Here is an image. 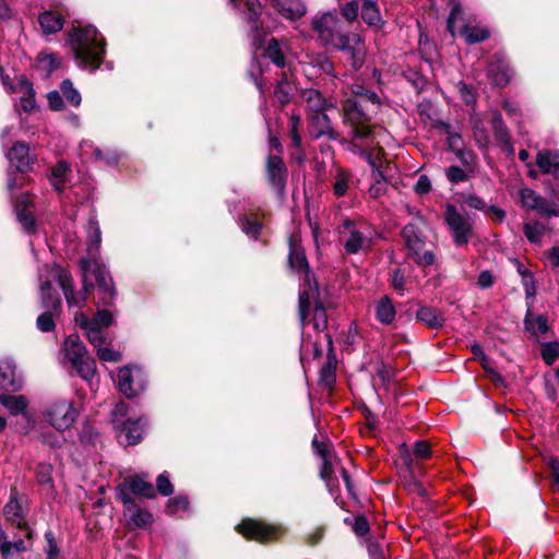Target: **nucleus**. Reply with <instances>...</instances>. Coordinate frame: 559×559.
Wrapping results in <instances>:
<instances>
[{"label": "nucleus", "instance_id": "c9c22d12", "mask_svg": "<svg viewBox=\"0 0 559 559\" xmlns=\"http://www.w3.org/2000/svg\"><path fill=\"white\" fill-rule=\"evenodd\" d=\"M130 490L138 496L145 498L155 497V490L151 483L144 479V477L135 475L129 480Z\"/></svg>", "mask_w": 559, "mask_h": 559}, {"label": "nucleus", "instance_id": "ddd939ff", "mask_svg": "<svg viewBox=\"0 0 559 559\" xmlns=\"http://www.w3.org/2000/svg\"><path fill=\"white\" fill-rule=\"evenodd\" d=\"M117 383L122 394L133 397L145 389L146 379L139 367L124 366L118 371Z\"/></svg>", "mask_w": 559, "mask_h": 559}, {"label": "nucleus", "instance_id": "423d86ee", "mask_svg": "<svg viewBox=\"0 0 559 559\" xmlns=\"http://www.w3.org/2000/svg\"><path fill=\"white\" fill-rule=\"evenodd\" d=\"M424 224V218L417 216L403 228L402 235L405 241L407 257L413 259L419 266H429L435 263L436 257L431 250L426 249V241L421 229Z\"/></svg>", "mask_w": 559, "mask_h": 559}, {"label": "nucleus", "instance_id": "dca6fc26", "mask_svg": "<svg viewBox=\"0 0 559 559\" xmlns=\"http://www.w3.org/2000/svg\"><path fill=\"white\" fill-rule=\"evenodd\" d=\"M522 204L530 209L539 211L546 216H558V210L548 204V200L537 194L534 190L525 188L521 191Z\"/></svg>", "mask_w": 559, "mask_h": 559}, {"label": "nucleus", "instance_id": "052dcab7", "mask_svg": "<svg viewBox=\"0 0 559 559\" xmlns=\"http://www.w3.org/2000/svg\"><path fill=\"white\" fill-rule=\"evenodd\" d=\"M241 228L248 236L255 238L259 235L262 225L258 221H252L249 217H243L241 219Z\"/></svg>", "mask_w": 559, "mask_h": 559}, {"label": "nucleus", "instance_id": "864d4df0", "mask_svg": "<svg viewBox=\"0 0 559 559\" xmlns=\"http://www.w3.org/2000/svg\"><path fill=\"white\" fill-rule=\"evenodd\" d=\"M301 124V118L298 114H293L289 118V133L293 145L299 147L301 145V136L299 134V127Z\"/></svg>", "mask_w": 559, "mask_h": 559}, {"label": "nucleus", "instance_id": "393cba45", "mask_svg": "<svg viewBox=\"0 0 559 559\" xmlns=\"http://www.w3.org/2000/svg\"><path fill=\"white\" fill-rule=\"evenodd\" d=\"M0 389L7 391H17L21 389V381L15 377L13 360L5 359L0 362Z\"/></svg>", "mask_w": 559, "mask_h": 559}, {"label": "nucleus", "instance_id": "cd10ccee", "mask_svg": "<svg viewBox=\"0 0 559 559\" xmlns=\"http://www.w3.org/2000/svg\"><path fill=\"white\" fill-rule=\"evenodd\" d=\"M143 426L144 424L142 423V419H127L123 424H120V428L118 429L121 432L120 438L124 436V442L127 445H134L139 443L142 439Z\"/></svg>", "mask_w": 559, "mask_h": 559}, {"label": "nucleus", "instance_id": "b1692460", "mask_svg": "<svg viewBox=\"0 0 559 559\" xmlns=\"http://www.w3.org/2000/svg\"><path fill=\"white\" fill-rule=\"evenodd\" d=\"M31 204V198L28 195H22L15 204L16 217L24 230L28 234L34 233L36 229L35 218L28 205Z\"/></svg>", "mask_w": 559, "mask_h": 559}, {"label": "nucleus", "instance_id": "a18cd8bd", "mask_svg": "<svg viewBox=\"0 0 559 559\" xmlns=\"http://www.w3.org/2000/svg\"><path fill=\"white\" fill-rule=\"evenodd\" d=\"M60 64L59 58L53 53H40L37 58V67L40 71L49 75Z\"/></svg>", "mask_w": 559, "mask_h": 559}, {"label": "nucleus", "instance_id": "20e7f679", "mask_svg": "<svg viewBox=\"0 0 559 559\" xmlns=\"http://www.w3.org/2000/svg\"><path fill=\"white\" fill-rule=\"evenodd\" d=\"M312 28L320 39L337 49H346L349 44H358L360 37L357 34H342L340 31L341 21L335 12H325L312 19Z\"/></svg>", "mask_w": 559, "mask_h": 559}, {"label": "nucleus", "instance_id": "aec40b11", "mask_svg": "<svg viewBox=\"0 0 559 559\" xmlns=\"http://www.w3.org/2000/svg\"><path fill=\"white\" fill-rule=\"evenodd\" d=\"M8 158L21 173L27 171L33 162V158L29 155V148L24 142L14 143L8 153Z\"/></svg>", "mask_w": 559, "mask_h": 559}, {"label": "nucleus", "instance_id": "79ce46f5", "mask_svg": "<svg viewBox=\"0 0 559 559\" xmlns=\"http://www.w3.org/2000/svg\"><path fill=\"white\" fill-rule=\"evenodd\" d=\"M462 35L466 43L476 44L486 40L490 34L486 27L466 25L462 29Z\"/></svg>", "mask_w": 559, "mask_h": 559}, {"label": "nucleus", "instance_id": "a878e982", "mask_svg": "<svg viewBox=\"0 0 559 559\" xmlns=\"http://www.w3.org/2000/svg\"><path fill=\"white\" fill-rule=\"evenodd\" d=\"M272 3L280 14L289 20H297L306 13L300 0H272Z\"/></svg>", "mask_w": 559, "mask_h": 559}, {"label": "nucleus", "instance_id": "6e6552de", "mask_svg": "<svg viewBox=\"0 0 559 559\" xmlns=\"http://www.w3.org/2000/svg\"><path fill=\"white\" fill-rule=\"evenodd\" d=\"M80 267L82 273V281H84L85 270L91 282L93 283V280H95V285L97 286L98 292L103 295V304L106 306L110 305L111 299L116 295V290L112 278L105 265L100 264L96 259H81Z\"/></svg>", "mask_w": 559, "mask_h": 559}, {"label": "nucleus", "instance_id": "e2e57ef3", "mask_svg": "<svg viewBox=\"0 0 559 559\" xmlns=\"http://www.w3.org/2000/svg\"><path fill=\"white\" fill-rule=\"evenodd\" d=\"M12 549H14L16 551H24L26 549V547H25L23 539H17L15 542H7L5 540L4 544H2V547L0 550L2 557L4 559H8L12 552Z\"/></svg>", "mask_w": 559, "mask_h": 559}, {"label": "nucleus", "instance_id": "bf43d9fd", "mask_svg": "<svg viewBox=\"0 0 559 559\" xmlns=\"http://www.w3.org/2000/svg\"><path fill=\"white\" fill-rule=\"evenodd\" d=\"M358 11H359V4H358V1H355V0L346 2L341 8V13H342L343 17L348 22H353L357 19Z\"/></svg>", "mask_w": 559, "mask_h": 559}, {"label": "nucleus", "instance_id": "7c9ffc66", "mask_svg": "<svg viewBox=\"0 0 559 559\" xmlns=\"http://www.w3.org/2000/svg\"><path fill=\"white\" fill-rule=\"evenodd\" d=\"M5 519L20 528L26 527L24 510L15 497H11L3 508Z\"/></svg>", "mask_w": 559, "mask_h": 559}, {"label": "nucleus", "instance_id": "f257e3e1", "mask_svg": "<svg viewBox=\"0 0 559 559\" xmlns=\"http://www.w3.org/2000/svg\"><path fill=\"white\" fill-rule=\"evenodd\" d=\"M367 88L361 85H355L353 93L355 97L347 98L343 103V119L347 128L349 138L348 150L356 155L364 157L374 166L370 150L374 145L373 127L370 123V117L362 108V98Z\"/></svg>", "mask_w": 559, "mask_h": 559}, {"label": "nucleus", "instance_id": "4c0bfd02", "mask_svg": "<svg viewBox=\"0 0 559 559\" xmlns=\"http://www.w3.org/2000/svg\"><path fill=\"white\" fill-rule=\"evenodd\" d=\"M377 319L383 324H390L395 318V309L389 297H382L376 306Z\"/></svg>", "mask_w": 559, "mask_h": 559}, {"label": "nucleus", "instance_id": "c756f323", "mask_svg": "<svg viewBox=\"0 0 559 559\" xmlns=\"http://www.w3.org/2000/svg\"><path fill=\"white\" fill-rule=\"evenodd\" d=\"M312 302L314 304V309H313V326H314L316 330L322 331V330L326 329V326H328V317H326V311H325L323 305L319 300V288L318 287H317V294L314 295V297H312L310 299L309 305L306 307L304 320H302V318H300V321L302 323L306 321L307 316H308V310H309V308H310ZM299 317H301L300 313H299Z\"/></svg>", "mask_w": 559, "mask_h": 559}, {"label": "nucleus", "instance_id": "4d7b16f0", "mask_svg": "<svg viewBox=\"0 0 559 559\" xmlns=\"http://www.w3.org/2000/svg\"><path fill=\"white\" fill-rule=\"evenodd\" d=\"M188 499L186 497H176L174 499L168 500L166 504V512L168 514H175L180 511H186L188 509Z\"/></svg>", "mask_w": 559, "mask_h": 559}, {"label": "nucleus", "instance_id": "f8f14e48", "mask_svg": "<svg viewBox=\"0 0 559 559\" xmlns=\"http://www.w3.org/2000/svg\"><path fill=\"white\" fill-rule=\"evenodd\" d=\"M237 531L245 537L260 543L277 539L284 534V528L280 526L267 525L251 519L243 520L237 526Z\"/></svg>", "mask_w": 559, "mask_h": 559}, {"label": "nucleus", "instance_id": "603ef678", "mask_svg": "<svg viewBox=\"0 0 559 559\" xmlns=\"http://www.w3.org/2000/svg\"><path fill=\"white\" fill-rule=\"evenodd\" d=\"M87 322H94L96 328L105 329L112 324V313L106 309L98 310L93 318H87Z\"/></svg>", "mask_w": 559, "mask_h": 559}, {"label": "nucleus", "instance_id": "1a4fd4ad", "mask_svg": "<svg viewBox=\"0 0 559 559\" xmlns=\"http://www.w3.org/2000/svg\"><path fill=\"white\" fill-rule=\"evenodd\" d=\"M367 228L357 225L350 219H344L338 228L340 240L344 245L345 251L349 254H356L359 251L368 250L371 246V238L366 233Z\"/></svg>", "mask_w": 559, "mask_h": 559}, {"label": "nucleus", "instance_id": "39448f33", "mask_svg": "<svg viewBox=\"0 0 559 559\" xmlns=\"http://www.w3.org/2000/svg\"><path fill=\"white\" fill-rule=\"evenodd\" d=\"M246 8L249 14V21L252 23V44L255 48H262L264 44L265 56L277 67L285 66V56L283 46L285 41H280L276 38L265 39V33L259 27L258 21L261 14V3L259 0H246Z\"/></svg>", "mask_w": 559, "mask_h": 559}, {"label": "nucleus", "instance_id": "f03ea898", "mask_svg": "<svg viewBox=\"0 0 559 559\" xmlns=\"http://www.w3.org/2000/svg\"><path fill=\"white\" fill-rule=\"evenodd\" d=\"M67 41L80 67L99 68L105 55V39L93 25L73 27Z\"/></svg>", "mask_w": 559, "mask_h": 559}, {"label": "nucleus", "instance_id": "6e6d98bb", "mask_svg": "<svg viewBox=\"0 0 559 559\" xmlns=\"http://www.w3.org/2000/svg\"><path fill=\"white\" fill-rule=\"evenodd\" d=\"M52 465L48 463H39L36 466V478L41 485L50 484L52 481Z\"/></svg>", "mask_w": 559, "mask_h": 559}, {"label": "nucleus", "instance_id": "5fc2aeb1", "mask_svg": "<svg viewBox=\"0 0 559 559\" xmlns=\"http://www.w3.org/2000/svg\"><path fill=\"white\" fill-rule=\"evenodd\" d=\"M292 86L285 82L281 81L277 83L274 95L281 105H286L290 100Z\"/></svg>", "mask_w": 559, "mask_h": 559}, {"label": "nucleus", "instance_id": "f704fd0d", "mask_svg": "<svg viewBox=\"0 0 559 559\" xmlns=\"http://www.w3.org/2000/svg\"><path fill=\"white\" fill-rule=\"evenodd\" d=\"M102 242V231L96 221L88 223L87 259H96Z\"/></svg>", "mask_w": 559, "mask_h": 559}, {"label": "nucleus", "instance_id": "a19ab883", "mask_svg": "<svg viewBox=\"0 0 559 559\" xmlns=\"http://www.w3.org/2000/svg\"><path fill=\"white\" fill-rule=\"evenodd\" d=\"M491 124L496 140L501 145H510V134L499 112H495Z\"/></svg>", "mask_w": 559, "mask_h": 559}, {"label": "nucleus", "instance_id": "2f4dec72", "mask_svg": "<svg viewBox=\"0 0 559 559\" xmlns=\"http://www.w3.org/2000/svg\"><path fill=\"white\" fill-rule=\"evenodd\" d=\"M63 349L71 365L88 355L84 344L76 335H70L66 338Z\"/></svg>", "mask_w": 559, "mask_h": 559}, {"label": "nucleus", "instance_id": "774afa93", "mask_svg": "<svg viewBox=\"0 0 559 559\" xmlns=\"http://www.w3.org/2000/svg\"><path fill=\"white\" fill-rule=\"evenodd\" d=\"M97 355L98 357L104 360V361H114V362H117V361H120L121 360V355L119 352H116L111 348H108V347H104V346H100L98 347L97 349Z\"/></svg>", "mask_w": 559, "mask_h": 559}, {"label": "nucleus", "instance_id": "72a5a7b5", "mask_svg": "<svg viewBox=\"0 0 559 559\" xmlns=\"http://www.w3.org/2000/svg\"><path fill=\"white\" fill-rule=\"evenodd\" d=\"M0 403L11 415L24 414L28 405V401L24 395L1 394Z\"/></svg>", "mask_w": 559, "mask_h": 559}, {"label": "nucleus", "instance_id": "3c124183", "mask_svg": "<svg viewBox=\"0 0 559 559\" xmlns=\"http://www.w3.org/2000/svg\"><path fill=\"white\" fill-rule=\"evenodd\" d=\"M23 90H24V96L21 97L20 104L23 110L25 111H32L35 108V94L31 86V84L24 80L22 81Z\"/></svg>", "mask_w": 559, "mask_h": 559}, {"label": "nucleus", "instance_id": "8fccbe9b", "mask_svg": "<svg viewBox=\"0 0 559 559\" xmlns=\"http://www.w3.org/2000/svg\"><path fill=\"white\" fill-rule=\"evenodd\" d=\"M525 326L532 333H545L548 330L547 319L544 316H537L535 318H530L528 316L525 319Z\"/></svg>", "mask_w": 559, "mask_h": 559}, {"label": "nucleus", "instance_id": "5701e85b", "mask_svg": "<svg viewBox=\"0 0 559 559\" xmlns=\"http://www.w3.org/2000/svg\"><path fill=\"white\" fill-rule=\"evenodd\" d=\"M266 171L270 182L282 191L285 186V167L282 158L277 155H270L266 163Z\"/></svg>", "mask_w": 559, "mask_h": 559}, {"label": "nucleus", "instance_id": "69168bd1", "mask_svg": "<svg viewBox=\"0 0 559 559\" xmlns=\"http://www.w3.org/2000/svg\"><path fill=\"white\" fill-rule=\"evenodd\" d=\"M447 133H448V144L450 148L453 151H456V154L460 155L462 158L465 156V152L462 151V138L457 133H451L449 131V127H447Z\"/></svg>", "mask_w": 559, "mask_h": 559}, {"label": "nucleus", "instance_id": "473e14b6", "mask_svg": "<svg viewBox=\"0 0 559 559\" xmlns=\"http://www.w3.org/2000/svg\"><path fill=\"white\" fill-rule=\"evenodd\" d=\"M39 25L45 34H55L63 27V19L61 15L45 11L38 17Z\"/></svg>", "mask_w": 559, "mask_h": 559}, {"label": "nucleus", "instance_id": "7ed1b4c3", "mask_svg": "<svg viewBox=\"0 0 559 559\" xmlns=\"http://www.w3.org/2000/svg\"><path fill=\"white\" fill-rule=\"evenodd\" d=\"M298 235H293L289 238V266L305 274L301 290L299 293V306L301 318H305L306 307L309 305L310 299L317 294V281L309 272L308 261L304 249L300 246Z\"/></svg>", "mask_w": 559, "mask_h": 559}, {"label": "nucleus", "instance_id": "2eb2a0df", "mask_svg": "<svg viewBox=\"0 0 559 559\" xmlns=\"http://www.w3.org/2000/svg\"><path fill=\"white\" fill-rule=\"evenodd\" d=\"M309 134L312 139L326 136L330 140H337L338 134L334 131L329 116L323 112L307 116Z\"/></svg>", "mask_w": 559, "mask_h": 559}, {"label": "nucleus", "instance_id": "0e129e2a", "mask_svg": "<svg viewBox=\"0 0 559 559\" xmlns=\"http://www.w3.org/2000/svg\"><path fill=\"white\" fill-rule=\"evenodd\" d=\"M157 490L163 496H170L174 492L173 484L166 473L160 474L156 480Z\"/></svg>", "mask_w": 559, "mask_h": 559}, {"label": "nucleus", "instance_id": "f3484780", "mask_svg": "<svg viewBox=\"0 0 559 559\" xmlns=\"http://www.w3.org/2000/svg\"><path fill=\"white\" fill-rule=\"evenodd\" d=\"M300 99L306 105L307 116L326 111L332 106L322 93L314 88L301 90Z\"/></svg>", "mask_w": 559, "mask_h": 559}, {"label": "nucleus", "instance_id": "9d476101", "mask_svg": "<svg viewBox=\"0 0 559 559\" xmlns=\"http://www.w3.org/2000/svg\"><path fill=\"white\" fill-rule=\"evenodd\" d=\"M40 298L45 311L38 316L36 326L41 332H50L55 328V316L59 314L61 301L51 290V283L45 281L40 284Z\"/></svg>", "mask_w": 559, "mask_h": 559}, {"label": "nucleus", "instance_id": "4468645a", "mask_svg": "<svg viewBox=\"0 0 559 559\" xmlns=\"http://www.w3.org/2000/svg\"><path fill=\"white\" fill-rule=\"evenodd\" d=\"M444 221L452 233L454 242L457 246L466 245L472 233L469 221L452 204H448L445 207Z\"/></svg>", "mask_w": 559, "mask_h": 559}, {"label": "nucleus", "instance_id": "0eeeda50", "mask_svg": "<svg viewBox=\"0 0 559 559\" xmlns=\"http://www.w3.org/2000/svg\"><path fill=\"white\" fill-rule=\"evenodd\" d=\"M52 277L58 282L62 289L69 307L82 309L86 305L87 296L91 294L95 285L91 282L85 271L84 281H82V289L79 292L74 289L73 278L66 270L59 266L53 267Z\"/></svg>", "mask_w": 559, "mask_h": 559}, {"label": "nucleus", "instance_id": "6ab92c4d", "mask_svg": "<svg viewBox=\"0 0 559 559\" xmlns=\"http://www.w3.org/2000/svg\"><path fill=\"white\" fill-rule=\"evenodd\" d=\"M318 453L322 459L320 476L325 481L326 487L332 496L337 499L338 489L335 484V471L331 461V453L324 445H318Z\"/></svg>", "mask_w": 559, "mask_h": 559}, {"label": "nucleus", "instance_id": "58836bf2", "mask_svg": "<svg viewBox=\"0 0 559 559\" xmlns=\"http://www.w3.org/2000/svg\"><path fill=\"white\" fill-rule=\"evenodd\" d=\"M78 374L84 380H91L96 373V362L93 357L86 355L82 359L72 364Z\"/></svg>", "mask_w": 559, "mask_h": 559}, {"label": "nucleus", "instance_id": "4be33fe9", "mask_svg": "<svg viewBox=\"0 0 559 559\" xmlns=\"http://www.w3.org/2000/svg\"><path fill=\"white\" fill-rule=\"evenodd\" d=\"M75 322L85 331L87 340L96 349L106 344L107 337L103 329L96 328L94 322H87V317L84 313H76Z\"/></svg>", "mask_w": 559, "mask_h": 559}, {"label": "nucleus", "instance_id": "338daca9", "mask_svg": "<svg viewBox=\"0 0 559 559\" xmlns=\"http://www.w3.org/2000/svg\"><path fill=\"white\" fill-rule=\"evenodd\" d=\"M391 285L397 292H402L405 289L406 277H405L404 273L401 271V269H395L392 271Z\"/></svg>", "mask_w": 559, "mask_h": 559}, {"label": "nucleus", "instance_id": "9b49d317", "mask_svg": "<svg viewBox=\"0 0 559 559\" xmlns=\"http://www.w3.org/2000/svg\"><path fill=\"white\" fill-rule=\"evenodd\" d=\"M46 420L57 430L69 429L78 417V411L70 401L53 402L46 412Z\"/></svg>", "mask_w": 559, "mask_h": 559}, {"label": "nucleus", "instance_id": "c03bdc74", "mask_svg": "<svg viewBox=\"0 0 559 559\" xmlns=\"http://www.w3.org/2000/svg\"><path fill=\"white\" fill-rule=\"evenodd\" d=\"M333 191L337 197H343L348 190L350 174L343 168H337L334 177Z\"/></svg>", "mask_w": 559, "mask_h": 559}, {"label": "nucleus", "instance_id": "de8ad7c7", "mask_svg": "<svg viewBox=\"0 0 559 559\" xmlns=\"http://www.w3.org/2000/svg\"><path fill=\"white\" fill-rule=\"evenodd\" d=\"M69 165L66 162H59L51 171L52 175V183L56 190L59 192L62 191L61 183L64 181V177L69 171Z\"/></svg>", "mask_w": 559, "mask_h": 559}, {"label": "nucleus", "instance_id": "37998d69", "mask_svg": "<svg viewBox=\"0 0 559 559\" xmlns=\"http://www.w3.org/2000/svg\"><path fill=\"white\" fill-rule=\"evenodd\" d=\"M523 231L530 242L540 243L546 226L539 222H528L524 224Z\"/></svg>", "mask_w": 559, "mask_h": 559}, {"label": "nucleus", "instance_id": "ea45409f", "mask_svg": "<svg viewBox=\"0 0 559 559\" xmlns=\"http://www.w3.org/2000/svg\"><path fill=\"white\" fill-rule=\"evenodd\" d=\"M126 516L129 518L130 522L134 524L136 527H143L153 522V515L138 506L129 509L124 512Z\"/></svg>", "mask_w": 559, "mask_h": 559}, {"label": "nucleus", "instance_id": "49530a36", "mask_svg": "<svg viewBox=\"0 0 559 559\" xmlns=\"http://www.w3.org/2000/svg\"><path fill=\"white\" fill-rule=\"evenodd\" d=\"M60 90L66 97V99L73 106H79L81 104V94L76 88L73 87L72 82L69 79L62 81L60 85Z\"/></svg>", "mask_w": 559, "mask_h": 559}, {"label": "nucleus", "instance_id": "c85d7f7f", "mask_svg": "<svg viewBox=\"0 0 559 559\" xmlns=\"http://www.w3.org/2000/svg\"><path fill=\"white\" fill-rule=\"evenodd\" d=\"M416 318L430 329H440L445 322L442 313L438 309L429 306L420 307L416 312Z\"/></svg>", "mask_w": 559, "mask_h": 559}, {"label": "nucleus", "instance_id": "bb28decb", "mask_svg": "<svg viewBox=\"0 0 559 559\" xmlns=\"http://www.w3.org/2000/svg\"><path fill=\"white\" fill-rule=\"evenodd\" d=\"M378 147V143L374 141L373 147L370 150V153L372 155V159L374 163V166H372L368 160L367 163L372 167V180L373 183L369 188V195L373 199H378L382 197L386 191V183L385 178L382 171L379 169V166L376 160L374 152Z\"/></svg>", "mask_w": 559, "mask_h": 559}, {"label": "nucleus", "instance_id": "a211bd4d", "mask_svg": "<svg viewBox=\"0 0 559 559\" xmlns=\"http://www.w3.org/2000/svg\"><path fill=\"white\" fill-rule=\"evenodd\" d=\"M487 76L496 86H506L511 78L508 62L501 56L495 55L488 64Z\"/></svg>", "mask_w": 559, "mask_h": 559}, {"label": "nucleus", "instance_id": "680f3d73", "mask_svg": "<svg viewBox=\"0 0 559 559\" xmlns=\"http://www.w3.org/2000/svg\"><path fill=\"white\" fill-rule=\"evenodd\" d=\"M127 413H128V405L124 404L123 402H120L115 406V408L112 411V417H114L112 423H114L116 429H119L120 424H123V421H126L124 417L127 416Z\"/></svg>", "mask_w": 559, "mask_h": 559}, {"label": "nucleus", "instance_id": "09e8293b", "mask_svg": "<svg viewBox=\"0 0 559 559\" xmlns=\"http://www.w3.org/2000/svg\"><path fill=\"white\" fill-rule=\"evenodd\" d=\"M455 90L466 105H474L476 103V93L473 86L467 85L461 80L455 84Z\"/></svg>", "mask_w": 559, "mask_h": 559}, {"label": "nucleus", "instance_id": "412c9836", "mask_svg": "<svg viewBox=\"0 0 559 559\" xmlns=\"http://www.w3.org/2000/svg\"><path fill=\"white\" fill-rule=\"evenodd\" d=\"M536 165L543 174L559 178V150H542L536 155Z\"/></svg>", "mask_w": 559, "mask_h": 559}, {"label": "nucleus", "instance_id": "13d9d810", "mask_svg": "<svg viewBox=\"0 0 559 559\" xmlns=\"http://www.w3.org/2000/svg\"><path fill=\"white\" fill-rule=\"evenodd\" d=\"M542 356L546 364L551 365L557 358H559V343L554 342L545 345Z\"/></svg>", "mask_w": 559, "mask_h": 559}, {"label": "nucleus", "instance_id": "e433bc0d", "mask_svg": "<svg viewBox=\"0 0 559 559\" xmlns=\"http://www.w3.org/2000/svg\"><path fill=\"white\" fill-rule=\"evenodd\" d=\"M362 20L371 26H380L382 23L379 8L376 4V0H364L361 10Z\"/></svg>", "mask_w": 559, "mask_h": 559}]
</instances>
